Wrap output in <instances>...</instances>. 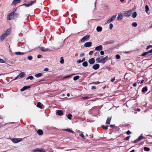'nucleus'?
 I'll use <instances>...</instances> for the list:
<instances>
[{"instance_id": "1", "label": "nucleus", "mask_w": 152, "mask_h": 152, "mask_svg": "<svg viewBox=\"0 0 152 152\" xmlns=\"http://www.w3.org/2000/svg\"><path fill=\"white\" fill-rule=\"evenodd\" d=\"M16 10L11 13H9L7 15V19L8 20H11L17 18L18 16V14L16 12Z\"/></svg>"}, {"instance_id": "2", "label": "nucleus", "mask_w": 152, "mask_h": 152, "mask_svg": "<svg viewBox=\"0 0 152 152\" xmlns=\"http://www.w3.org/2000/svg\"><path fill=\"white\" fill-rule=\"evenodd\" d=\"M132 11L131 10H129L128 11H124L123 12L124 13L123 15L125 17H129L130 16L131 14V12Z\"/></svg>"}, {"instance_id": "3", "label": "nucleus", "mask_w": 152, "mask_h": 152, "mask_svg": "<svg viewBox=\"0 0 152 152\" xmlns=\"http://www.w3.org/2000/svg\"><path fill=\"white\" fill-rule=\"evenodd\" d=\"M11 140L14 143H17L21 141L22 139L21 138H12Z\"/></svg>"}, {"instance_id": "4", "label": "nucleus", "mask_w": 152, "mask_h": 152, "mask_svg": "<svg viewBox=\"0 0 152 152\" xmlns=\"http://www.w3.org/2000/svg\"><path fill=\"white\" fill-rule=\"evenodd\" d=\"M117 15H115L111 17V18L108 19L107 21L106 22L107 23H109L113 21L116 17Z\"/></svg>"}, {"instance_id": "5", "label": "nucleus", "mask_w": 152, "mask_h": 152, "mask_svg": "<svg viewBox=\"0 0 152 152\" xmlns=\"http://www.w3.org/2000/svg\"><path fill=\"white\" fill-rule=\"evenodd\" d=\"M89 37V35H86L82 38L81 40V41L82 42H83L85 41L88 40Z\"/></svg>"}, {"instance_id": "6", "label": "nucleus", "mask_w": 152, "mask_h": 152, "mask_svg": "<svg viewBox=\"0 0 152 152\" xmlns=\"http://www.w3.org/2000/svg\"><path fill=\"white\" fill-rule=\"evenodd\" d=\"M39 49L41 50L42 51H44V52H47L48 51H51L52 50H50L49 49L47 48H45L44 47H39Z\"/></svg>"}, {"instance_id": "7", "label": "nucleus", "mask_w": 152, "mask_h": 152, "mask_svg": "<svg viewBox=\"0 0 152 152\" xmlns=\"http://www.w3.org/2000/svg\"><path fill=\"white\" fill-rule=\"evenodd\" d=\"M92 42H86L84 45L85 47H90L91 46Z\"/></svg>"}, {"instance_id": "8", "label": "nucleus", "mask_w": 152, "mask_h": 152, "mask_svg": "<svg viewBox=\"0 0 152 152\" xmlns=\"http://www.w3.org/2000/svg\"><path fill=\"white\" fill-rule=\"evenodd\" d=\"M8 35L6 34V33H4L1 35L0 37V39L1 41H2L4 39V38L7 36Z\"/></svg>"}, {"instance_id": "9", "label": "nucleus", "mask_w": 152, "mask_h": 152, "mask_svg": "<svg viewBox=\"0 0 152 152\" xmlns=\"http://www.w3.org/2000/svg\"><path fill=\"white\" fill-rule=\"evenodd\" d=\"M114 42V41L113 40H109L107 41L104 42L103 44V45H107L109 44H113Z\"/></svg>"}, {"instance_id": "10", "label": "nucleus", "mask_w": 152, "mask_h": 152, "mask_svg": "<svg viewBox=\"0 0 152 152\" xmlns=\"http://www.w3.org/2000/svg\"><path fill=\"white\" fill-rule=\"evenodd\" d=\"M100 66L98 64H96L92 66V68L94 70H97L99 69Z\"/></svg>"}, {"instance_id": "11", "label": "nucleus", "mask_w": 152, "mask_h": 152, "mask_svg": "<svg viewBox=\"0 0 152 152\" xmlns=\"http://www.w3.org/2000/svg\"><path fill=\"white\" fill-rule=\"evenodd\" d=\"M88 62L90 64H93L95 62L94 59L93 58H91L88 60Z\"/></svg>"}, {"instance_id": "12", "label": "nucleus", "mask_w": 152, "mask_h": 152, "mask_svg": "<svg viewBox=\"0 0 152 152\" xmlns=\"http://www.w3.org/2000/svg\"><path fill=\"white\" fill-rule=\"evenodd\" d=\"M102 50V45H100L96 47L95 48V50L100 51Z\"/></svg>"}, {"instance_id": "13", "label": "nucleus", "mask_w": 152, "mask_h": 152, "mask_svg": "<svg viewBox=\"0 0 152 152\" xmlns=\"http://www.w3.org/2000/svg\"><path fill=\"white\" fill-rule=\"evenodd\" d=\"M56 113L57 115L61 116L63 115V111L61 110H59L57 111Z\"/></svg>"}, {"instance_id": "14", "label": "nucleus", "mask_w": 152, "mask_h": 152, "mask_svg": "<svg viewBox=\"0 0 152 152\" xmlns=\"http://www.w3.org/2000/svg\"><path fill=\"white\" fill-rule=\"evenodd\" d=\"M152 53V49H151V50H149V51L146 52H144L141 55V56H146V55L148 54L149 53Z\"/></svg>"}, {"instance_id": "15", "label": "nucleus", "mask_w": 152, "mask_h": 152, "mask_svg": "<svg viewBox=\"0 0 152 152\" xmlns=\"http://www.w3.org/2000/svg\"><path fill=\"white\" fill-rule=\"evenodd\" d=\"M31 87V86H25L23 87L21 89L20 91H23L24 90H26L27 89L30 88Z\"/></svg>"}, {"instance_id": "16", "label": "nucleus", "mask_w": 152, "mask_h": 152, "mask_svg": "<svg viewBox=\"0 0 152 152\" xmlns=\"http://www.w3.org/2000/svg\"><path fill=\"white\" fill-rule=\"evenodd\" d=\"M20 1V0H14L13 1L12 4L14 5H16L17 4L19 3Z\"/></svg>"}, {"instance_id": "17", "label": "nucleus", "mask_w": 152, "mask_h": 152, "mask_svg": "<svg viewBox=\"0 0 152 152\" xmlns=\"http://www.w3.org/2000/svg\"><path fill=\"white\" fill-rule=\"evenodd\" d=\"M108 58V56H106L105 57H104L102 59V63L104 64L107 61V59Z\"/></svg>"}, {"instance_id": "18", "label": "nucleus", "mask_w": 152, "mask_h": 152, "mask_svg": "<svg viewBox=\"0 0 152 152\" xmlns=\"http://www.w3.org/2000/svg\"><path fill=\"white\" fill-rule=\"evenodd\" d=\"M123 15H122V14L119 15L117 17V19L118 20H121L123 18Z\"/></svg>"}, {"instance_id": "19", "label": "nucleus", "mask_w": 152, "mask_h": 152, "mask_svg": "<svg viewBox=\"0 0 152 152\" xmlns=\"http://www.w3.org/2000/svg\"><path fill=\"white\" fill-rule=\"evenodd\" d=\"M111 117H109L107 118L106 122V124H110V121L111 120Z\"/></svg>"}, {"instance_id": "20", "label": "nucleus", "mask_w": 152, "mask_h": 152, "mask_svg": "<svg viewBox=\"0 0 152 152\" xmlns=\"http://www.w3.org/2000/svg\"><path fill=\"white\" fill-rule=\"evenodd\" d=\"M42 105H43L40 102H39L37 103V106L38 107L42 109Z\"/></svg>"}, {"instance_id": "21", "label": "nucleus", "mask_w": 152, "mask_h": 152, "mask_svg": "<svg viewBox=\"0 0 152 152\" xmlns=\"http://www.w3.org/2000/svg\"><path fill=\"white\" fill-rule=\"evenodd\" d=\"M96 30L97 32H101L102 30V28L101 26H97L96 28Z\"/></svg>"}, {"instance_id": "22", "label": "nucleus", "mask_w": 152, "mask_h": 152, "mask_svg": "<svg viewBox=\"0 0 152 152\" xmlns=\"http://www.w3.org/2000/svg\"><path fill=\"white\" fill-rule=\"evenodd\" d=\"M37 133L39 135H41L43 134V132L42 130L41 129H38L37 131Z\"/></svg>"}, {"instance_id": "23", "label": "nucleus", "mask_w": 152, "mask_h": 152, "mask_svg": "<svg viewBox=\"0 0 152 152\" xmlns=\"http://www.w3.org/2000/svg\"><path fill=\"white\" fill-rule=\"evenodd\" d=\"M148 88L147 86H145L142 88V92L145 93V92L147 91Z\"/></svg>"}, {"instance_id": "24", "label": "nucleus", "mask_w": 152, "mask_h": 152, "mask_svg": "<svg viewBox=\"0 0 152 152\" xmlns=\"http://www.w3.org/2000/svg\"><path fill=\"white\" fill-rule=\"evenodd\" d=\"M63 130L66 131L71 133H73L75 132L74 131L69 129H64Z\"/></svg>"}, {"instance_id": "25", "label": "nucleus", "mask_w": 152, "mask_h": 152, "mask_svg": "<svg viewBox=\"0 0 152 152\" xmlns=\"http://www.w3.org/2000/svg\"><path fill=\"white\" fill-rule=\"evenodd\" d=\"M19 75L20 77L23 78L25 77V73L24 72H21L19 74Z\"/></svg>"}, {"instance_id": "26", "label": "nucleus", "mask_w": 152, "mask_h": 152, "mask_svg": "<svg viewBox=\"0 0 152 152\" xmlns=\"http://www.w3.org/2000/svg\"><path fill=\"white\" fill-rule=\"evenodd\" d=\"M137 16V13L136 12H133L132 14V17L133 18H135Z\"/></svg>"}, {"instance_id": "27", "label": "nucleus", "mask_w": 152, "mask_h": 152, "mask_svg": "<svg viewBox=\"0 0 152 152\" xmlns=\"http://www.w3.org/2000/svg\"><path fill=\"white\" fill-rule=\"evenodd\" d=\"M82 65L84 67L87 66L88 65V62L86 61H84L82 64Z\"/></svg>"}, {"instance_id": "28", "label": "nucleus", "mask_w": 152, "mask_h": 152, "mask_svg": "<svg viewBox=\"0 0 152 152\" xmlns=\"http://www.w3.org/2000/svg\"><path fill=\"white\" fill-rule=\"evenodd\" d=\"M145 11L148 15H152V10H145Z\"/></svg>"}, {"instance_id": "29", "label": "nucleus", "mask_w": 152, "mask_h": 152, "mask_svg": "<svg viewBox=\"0 0 152 152\" xmlns=\"http://www.w3.org/2000/svg\"><path fill=\"white\" fill-rule=\"evenodd\" d=\"M42 75V73H39L37 74H35V76L37 77H41Z\"/></svg>"}, {"instance_id": "30", "label": "nucleus", "mask_w": 152, "mask_h": 152, "mask_svg": "<svg viewBox=\"0 0 152 152\" xmlns=\"http://www.w3.org/2000/svg\"><path fill=\"white\" fill-rule=\"evenodd\" d=\"M142 134L140 136H139L138 138V140L140 141L141 140H142L145 138V137H143L142 135Z\"/></svg>"}, {"instance_id": "31", "label": "nucleus", "mask_w": 152, "mask_h": 152, "mask_svg": "<svg viewBox=\"0 0 152 152\" xmlns=\"http://www.w3.org/2000/svg\"><path fill=\"white\" fill-rule=\"evenodd\" d=\"M25 53H21L20 52H15V54L17 55H23L25 54Z\"/></svg>"}, {"instance_id": "32", "label": "nucleus", "mask_w": 152, "mask_h": 152, "mask_svg": "<svg viewBox=\"0 0 152 152\" xmlns=\"http://www.w3.org/2000/svg\"><path fill=\"white\" fill-rule=\"evenodd\" d=\"M96 61L98 63H102V59H101L100 58H97L96 59Z\"/></svg>"}, {"instance_id": "33", "label": "nucleus", "mask_w": 152, "mask_h": 152, "mask_svg": "<svg viewBox=\"0 0 152 152\" xmlns=\"http://www.w3.org/2000/svg\"><path fill=\"white\" fill-rule=\"evenodd\" d=\"M80 78V77L79 76H75L73 78V80H76Z\"/></svg>"}, {"instance_id": "34", "label": "nucleus", "mask_w": 152, "mask_h": 152, "mask_svg": "<svg viewBox=\"0 0 152 152\" xmlns=\"http://www.w3.org/2000/svg\"><path fill=\"white\" fill-rule=\"evenodd\" d=\"M137 25L136 22H133L132 24V26L134 27H136L137 26Z\"/></svg>"}, {"instance_id": "35", "label": "nucleus", "mask_w": 152, "mask_h": 152, "mask_svg": "<svg viewBox=\"0 0 152 152\" xmlns=\"http://www.w3.org/2000/svg\"><path fill=\"white\" fill-rule=\"evenodd\" d=\"M33 79V77L32 76H30L28 77L26 79V80H28L29 79H30V80H32Z\"/></svg>"}, {"instance_id": "36", "label": "nucleus", "mask_w": 152, "mask_h": 152, "mask_svg": "<svg viewBox=\"0 0 152 152\" xmlns=\"http://www.w3.org/2000/svg\"><path fill=\"white\" fill-rule=\"evenodd\" d=\"M60 63L61 64H63L64 62V60L63 59V57H62L60 58Z\"/></svg>"}, {"instance_id": "37", "label": "nucleus", "mask_w": 152, "mask_h": 152, "mask_svg": "<svg viewBox=\"0 0 152 152\" xmlns=\"http://www.w3.org/2000/svg\"><path fill=\"white\" fill-rule=\"evenodd\" d=\"M100 83V82L99 81H97L95 82H93L92 83H91L90 84H95L96 85H97L98 84H99Z\"/></svg>"}, {"instance_id": "38", "label": "nucleus", "mask_w": 152, "mask_h": 152, "mask_svg": "<svg viewBox=\"0 0 152 152\" xmlns=\"http://www.w3.org/2000/svg\"><path fill=\"white\" fill-rule=\"evenodd\" d=\"M72 115L71 114H69L68 115L67 118L69 120H71L72 119L71 117Z\"/></svg>"}, {"instance_id": "39", "label": "nucleus", "mask_w": 152, "mask_h": 152, "mask_svg": "<svg viewBox=\"0 0 152 152\" xmlns=\"http://www.w3.org/2000/svg\"><path fill=\"white\" fill-rule=\"evenodd\" d=\"M108 126H104V125H102V128L103 129H104L105 130H107L108 129Z\"/></svg>"}, {"instance_id": "40", "label": "nucleus", "mask_w": 152, "mask_h": 152, "mask_svg": "<svg viewBox=\"0 0 152 152\" xmlns=\"http://www.w3.org/2000/svg\"><path fill=\"white\" fill-rule=\"evenodd\" d=\"M144 150L145 151H150V148L147 147H145Z\"/></svg>"}, {"instance_id": "41", "label": "nucleus", "mask_w": 152, "mask_h": 152, "mask_svg": "<svg viewBox=\"0 0 152 152\" xmlns=\"http://www.w3.org/2000/svg\"><path fill=\"white\" fill-rule=\"evenodd\" d=\"M10 30V29H8L5 32V33H6L7 35H8L9 34Z\"/></svg>"}, {"instance_id": "42", "label": "nucleus", "mask_w": 152, "mask_h": 152, "mask_svg": "<svg viewBox=\"0 0 152 152\" xmlns=\"http://www.w3.org/2000/svg\"><path fill=\"white\" fill-rule=\"evenodd\" d=\"M35 2H36V1H31L29 3V4L31 6Z\"/></svg>"}, {"instance_id": "43", "label": "nucleus", "mask_w": 152, "mask_h": 152, "mask_svg": "<svg viewBox=\"0 0 152 152\" xmlns=\"http://www.w3.org/2000/svg\"><path fill=\"white\" fill-rule=\"evenodd\" d=\"M89 99V97L88 96H85L82 98V99L83 100H86Z\"/></svg>"}, {"instance_id": "44", "label": "nucleus", "mask_w": 152, "mask_h": 152, "mask_svg": "<svg viewBox=\"0 0 152 152\" xmlns=\"http://www.w3.org/2000/svg\"><path fill=\"white\" fill-rule=\"evenodd\" d=\"M113 26V24L112 23H110L109 25V28L110 29H111L112 28Z\"/></svg>"}, {"instance_id": "45", "label": "nucleus", "mask_w": 152, "mask_h": 152, "mask_svg": "<svg viewBox=\"0 0 152 152\" xmlns=\"http://www.w3.org/2000/svg\"><path fill=\"white\" fill-rule=\"evenodd\" d=\"M32 58H33V57L31 56H28V58L29 60H31L32 59Z\"/></svg>"}, {"instance_id": "46", "label": "nucleus", "mask_w": 152, "mask_h": 152, "mask_svg": "<svg viewBox=\"0 0 152 152\" xmlns=\"http://www.w3.org/2000/svg\"><path fill=\"white\" fill-rule=\"evenodd\" d=\"M130 137V136H129L126 137V138L124 139V140H128Z\"/></svg>"}, {"instance_id": "47", "label": "nucleus", "mask_w": 152, "mask_h": 152, "mask_svg": "<svg viewBox=\"0 0 152 152\" xmlns=\"http://www.w3.org/2000/svg\"><path fill=\"white\" fill-rule=\"evenodd\" d=\"M39 149L38 148H37V149H34L33 150V152H39Z\"/></svg>"}, {"instance_id": "48", "label": "nucleus", "mask_w": 152, "mask_h": 152, "mask_svg": "<svg viewBox=\"0 0 152 152\" xmlns=\"http://www.w3.org/2000/svg\"><path fill=\"white\" fill-rule=\"evenodd\" d=\"M20 77L19 76V75L17 76L16 77H15L14 79H13V80H15L18 79H19L20 78Z\"/></svg>"}, {"instance_id": "49", "label": "nucleus", "mask_w": 152, "mask_h": 152, "mask_svg": "<svg viewBox=\"0 0 152 152\" xmlns=\"http://www.w3.org/2000/svg\"><path fill=\"white\" fill-rule=\"evenodd\" d=\"M82 62H83L82 60L80 59L78 60H77V63H78V64H79Z\"/></svg>"}, {"instance_id": "50", "label": "nucleus", "mask_w": 152, "mask_h": 152, "mask_svg": "<svg viewBox=\"0 0 152 152\" xmlns=\"http://www.w3.org/2000/svg\"><path fill=\"white\" fill-rule=\"evenodd\" d=\"M73 75L72 74V75H71L66 76H65L64 77V78H66L69 77H71Z\"/></svg>"}, {"instance_id": "51", "label": "nucleus", "mask_w": 152, "mask_h": 152, "mask_svg": "<svg viewBox=\"0 0 152 152\" xmlns=\"http://www.w3.org/2000/svg\"><path fill=\"white\" fill-rule=\"evenodd\" d=\"M116 57L117 59H119L120 58V56L118 54H117L116 55Z\"/></svg>"}, {"instance_id": "52", "label": "nucleus", "mask_w": 152, "mask_h": 152, "mask_svg": "<svg viewBox=\"0 0 152 152\" xmlns=\"http://www.w3.org/2000/svg\"><path fill=\"white\" fill-rule=\"evenodd\" d=\"M94 53V52L93 51H90L89 53V55H91L93 54Z\"/></svg>"}, {"instance_id": "53", "label": "nucleus", "mask_w": 152, "mask_h": 152, "mask_svg": "<svg viewBox=\"0 0 152 152\" xmlns=\"http://www.w3.org/2000/svg\"><path fill=\"white\" fill-rule=\"evenodd\" d=\"M80 136L81 137H82V138H83V139H85V137H84V135H83V134H80Z\"/></svg>"}, {"instance_id": "54", "label": "nucleus", "mask_w": 152, "mask_h": 152, "mask_svg": "<svg viewBox=\"0 0 152 152\" xmlns=\"http://www.w3.org/2000/svg\"><path fill=\"white\" fill-rule=\"evenodd\" d=\"M39 152H45V151L42 149H39Z\"/></svg>"}, {"instance_id": "55", "label": "nucleus", "mask_w": 152, "mask_h": 152, "mask_svg": "<svg viewBox=\"0 0 152 152\" xmlns=\"http://www.w3.org/2000/svg\"><path fill=\"white\" fill-rule=\"evenodd\" d=\"M152 48V45H150L148 46H147V48H146V49L147 50H148L149 48Z\"/></svg>"}, {"instance_id": "56", "label": "nucleus", "mask_w": 152, "mask_h": 152, "mask_svg": "<svg viewBox=\"0 0 152 152\" xmlns=\"http://www.w3.org/2000/svg\"><path fill=\"white\" fill-rule=\"evenodd\" d=\"M100 54L102 55H103L104 54V52L103 51H101L100 52Z\"/></svg>"}, {"instance_id": "57", "label": "nucleus", "mask_w": 152, "mask_h": 152, "mask_svg": "<svg viewBox=\"0 0 152 152\" xmlns=\"http://www.w3.org/2000/svg\"><path fill=\"white\" fill-rule=\"evenodd\" d=\"M23 5H24L26 7H28L30 6L29 4H23Z\"/></svg>"}, {"instance_id": "58", "label": "nucleus", "mask_w": 152, "mask_h": 152, "mask_svg": "<svg viewBox=\"0 0 152 152\" xmlns=\"http://www.w3.org/2000/svg\"><path fill=\"white\" fill-rule=\"evenodd\" d=\"M0 63H4L5 61L2 59L0 58Z\"/></svg>"}, {"instance_id": "59", "label": "nucleus", "mask_w": 152, "mask_h": 152, "mask_svg": "<svg viewBox=\"0 0 152 152\" xmlns=\"http://www.w3.org/2000/svg\"><path fill=\"white\" fill-rule=\"evenodd\" d=\"M126 134H129L131 133V132H130V131L129 130H128L126 132Z\"/></svg>"}, {"instance_id": "60", "label": "nucleus", "mask_w": 152, "mask_h": 152, "mask_svg": "<svg viewBox=\"0 0 152 152\" xmlns=\"http://www.w3.org/2000/svg\"><path fill=\"white\" fill-rule=\"evenodd\" d=\"M115 126V125H110V127H111V128H114Z\"/></svg>"}, {"instance_id": "61", "label": "nucleus", "mask_w": 152, "mask_h": 152, "mask_svg": "<svg viewBox=\"0 0 152 152\" xmlns=\"http://www.w3.org/2000/svg\"><path fill=\"white\" fill-rule=\"evenodd\" d=\"M85 56V54L84 53H81L80 55V56L81 57L83 56Z\"/></svg>"}, {"instance_id": "62", "label": "nucleus", "mask_w": 152, "mask_h": 152, "mask_svg": "<svg viewBox=\"0 0 152 152\" xmlns=\"http://www.w3.org/2000/svg\"><path fill=\"white\" fill-rule=\"evenodd\" d=\"M139 141L138 140V139H137L134 140V143H136L137 142Z\"/></svg>"}, {"instance_id": "63", "label": "nucleus", "mask_w": 152, "mask_h": 152, "mask_svg": "<svg viewBox=\"0 0 152 152\" xmlns=\"http://www.w3.org/2000/svg\"><path fill=\"white\" fill-rule=\"evenodd\" d=\"M145 10H149V8L148 5H146L145 6Z\"/></svg>"}, {"instance_id": "64", "label": "nucleus", "mask_w": 152, "mask_h": 152, "mask_svg": "<svg viewBox=\"0 0 152 152\" xmlns=\"http://www.w3.org/2000/svg\"><path fill=\"white\" fill-rule=\"evenodd\" d=\"M42 56L41 55H40V54L38 55L37 56V57L38 58H40Z\"/></svg>"}]
</instances>
